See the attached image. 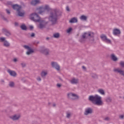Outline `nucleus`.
<instances>
[{"label":"nucleus","instance_id":"nucleus-37","mask_svg":"<svg viewBox=\"0 0 124 124\" xmlns=\"http://www.w3.org/2000/svg\"><path fill=\"white\" fill-rule=\"evenodd\" d=\"M120 65L121 66V67L124 68V61H121L120 62Z\"/></svg>","mask_w":124,"mask_h":124},{"label":"nucleus","instance_id":"nucleus-15","mask_svg":"<svg viewBox=\"0 0 124 124\" xmlns=\"http://www.w3.org/2000/svg\"><path fill=\"white\" fill-rule=\"evenodd\" d=\"M12 8L14 10H16V12H18L19 10H21V9H22V6L16 4L12 5Z\"/></svg>","mask_w":124,"mask_h":124},{"label":"nucleus","instance_id":"nucleus-17","mask_svg":"<svg viewBox=\"0 0 124 124\" xmlns=\"http://www.w3.org/2000/svg\"><path fill=\"white\" fill-rule=\"evenodd\" d=\"M41 1L40 0H32L31 2V5L33 6H36L38 4H40Z\"/></svg>","mask_w":124,"mask_h":124},{"label":"nucleus","instance_id":"nucleus-3","mask_svg":"<svg viewBox=\"0 0 124 124\" xmlns=\"http://www.w3.org/2000/svg\"><path fill=\"white\" fill-rule=\"evenodd\" d=\"M45 10H47V11H50L51 10V8H50L49 5H46L44 7L43 6H41L36 8V11H38V14H40V15H43L45 13Z\"/></svg>","mask_w":124,"mask_h":124},{"label":"nucleus","instance_id":"nucleus-5","mask_svg":"<svg viewBox=\"0 0 124 124\" xmlns=\"http://www.w3.org/2000/svg\"><path fill=\"white\" fill-rule=\"evenodd\" d=\"M30 18L34 22H40V16L36 13L31 14L30 15Z\"/></svg>","mask_w":124,"mask_h":124},{"label":"nucleus","instance_id":"nucleus-7","mask_svg":"<svg viewBox=\"0 0 124 124\" xmlns=\"http://www.w3.org/2000/svg\"><path fill=\"white\" fill-rule=\"evenodd\" d=\"M67 97L70 99H72V100H75V99H78L79 98L78 95L72 93H68L67 94Z\"/></svg>","mask_w":124,"mask_h":124},{"label":"nucleus","instance_id":"nucleus-42","mask_svg":"<svg viewBox=\"0 0 124 124\" xmlns=\"http://www.w3.org/2000/svg\"><path fill=\"white\" fill-rule=\"evenodd\" d=\"M37 80L39 82H40V81H41V78L40 77H37Z\"/></svg>","mask_w":124,"mask_h":124},{"label":"nucleus","instance_id":"nucleus-58","mask_svg":"<svg viewBox=\"0 0 124 124\" xmlns=\"http://www.w3.org/2000/svg\"><path fill=\"white\" fill-rule=\"evenodd\" d=\"M48 104L50 105V104H51V103H49Z\"/></svg>","mask_w":124,"mask_h":124},{"label":"nucleus","instance_id":"nucleus-41","mask_svg":"<svg viewBox=\"0 0 124 124\" xmlns=\"http://www.w3.org/2000/svg\"><path fill=\"white\" fill-rule=\"evenodd\" d=\"M82 68L84 71H87V68L85 66H82Z\"/></svg>","mask_w":124,"mask_h":124},{"label":"nucleus","instance_id":"nucleus-18","mask_svg":"<svg viewBox=\"0 0 124 124\" xmlns=\"http://www.w3.org/2000/svg\"><path fill=\"white\" fill-rule=\"evenodd\" d=\"M7 72L10 74V76H12L13 77H16V76H17V73H16L15 71H12L10 69H8Z\"/></svg>","mask_w":124,"mask_h":124},{"label":"nucleus","instance_id":"nucleus-27","mask_svg":"<svg viewBox=\"0 0 124 124\" xmlns=\"http://www.w3.org/2000/svg\"><path fill=\"white\" fill-rule=\"evenodd\" d=\"M78 22V20L76 17H73L70 19L69 21V22L71 23H77Z\"/></svg>","mask_w":124,"mask_h":124},{"label":"nucleus","instance_id":"nucleus-1","mask_svg":"<svg viewBox=\"0 0 124 124\" xmlns=\"http://www.w3.org/2000/svg\"><path fill=\"white\" fill-rule=\"evenodd\" d=\"M60 16H62V12L57 9H54L49 13L48 21L51 22L52 25H56Z\"/></svg>","mask_w":124,"mask_h":124},{"label":"nucleus","instance_id":"nucleus-10","mask_svg":"<svg viewBox=\"0 0 124 124\" xmlns=\"http://www.w3.org/2000/svg\"><path fill=\"white\" fill-rule=\"evenodd\" d=\"M23 47L25 48V49L28 50V51L26 52V54L28 55V56H30V55H31V54L34 53V51L29 46L24 45L23 46Z\"/></svg>","mask_w":124,"mask_h":124},{"label":"nucleus","instance_id":"nucleus-11","mask_svg":"<svg viewBox=\"0 0 124 124\" xmlns=\"http://www.w3.org/2000/svg\"><path fill=\"white\" fill-rule=\"evenodd\" d=\"M21 115L20 114H16L10 116V119L12 120V121H19Z\"/></svg>","mask_w":124,"mask_h":124},{"label":"nucleus","instance_id":"nucleus-6","mask_svg":"<svg viewBox=\"0 0 124 124\" xmlns=\"http://www.w3.org/2000/svg\"><path fill=\"white\" fill-rule=\"evenodd\" d=\"M40 52L45 55V56H49L50 55V49L44 46L40 47Z\"/></svg>","mask_w":124,"mask_h":124},{"label":"nucleus","instance_id":"nucleus-14","mask_svg":"<svg viewBox=\"0 0 124 124\" xmlns=\"http://www.w3.org/2000/svg\"><path fill=\"white\" fill-rule=\"evenodd\" d=\"M70 82L72 85H78L79 83V78H73L70 80Z\"/></svg>","mask_w":124,"mask_h":124},{"label":"nucleus","instance_id":"nucleus-45","mask_svg":"<svg viewBox=\"0 0 124 124\" xmlns=\"http://www.w3.org/2000/svg\"><path fill=\"white\" fill-rule=\"evenodd\" d=\"M119 118L120 119H121L122 120H123V119H124V115H121L119 116Z\"/></svg>","mask_w":124,"mask_h":124},{"label":"nucleus","instance_id":"nucleus-35","mask_svg":"<svg viewBox=\"0 0 124 124\" xmlns=\"http://www.w3.org/2000/svg\"><path fill=\"white\" fill-rule=\"evenodd\" d=\"M104 120L106 121V122H110V121H111V119L109 117H106L104 119Z\"/></svg>","mask_w":124,"mask_h":124},{"label":"nucleus","instance_id":"nucleus-26","mask_svg":"<svg viewBox=\"0 0 124 124\" xmlns=\"http://www.w3.org/2000/svg\"><path fill=\"white\" fill-rule=\"evenodd\" d=\"M3 46L4 47H6L7 48H8L10 46V43L7 41V40H5V42L3 43Z\"/></svg>","mask_w":124,"mask_h":124},{"label":"nucleus","instance_id":"nucleus-9","mask_svg":"<svg viewBox=\"0 0 124 124\" xmlns=\"http://www.w3.org/2000/svg\"><path fill=\"white\" fill-rule=\"evenodd\" d=\"M100 38L102 39V41H104V42H106V43H108L109 44H111L112 43V42L111 41V40L107 38V36L105 34H102L100 36Z\"/></svg>","mask_w":124,"mask_h":124},{"label":"nucleus","instance_id":"nucleus-13","mask_svg":"<svg viewBox=\"0 0 124 124\" xmlns=\"http://www.w3.org/2000/svg\"><path fill=\"white\" fill-rule=\"evenodd\" d=\"M93 110L92 108H88L85 109V110L84 112V115H85V116H88V115L93 114Z\"/></svg>","mask_w":124,"mask_h":124},{"label":"nucleus","instance_id":"nucleus-57","mask_svg":"<svg viewBox=\"0 0 124 124\" xmlns=\"http://www.w3.org/2000/svg\"><path fill=\"white\" fill-rule=\"evenodd\" d=\"M3 0H0V1H2Z\"/></svg>","mask_w":124,"mask_h":124},{"label":"nucleus","instance_id":"nucleus-20","mask_svg":"<svg viewBox=\"0 0 124 124\" xmlns=\"http://www.w3.org/2000/svg\"><path fill=\"white\" fill-rule=\"evenodd\" d=\"M86 39H87V38L84 33L81 36L80 39H79V42H81V43H84V42H86Z\"/></svg>","mask_w":124,"mask_h":124},{"label":"nucleus","instance_id":"nucleus-4","mask_svg":"<svg viewBox=\"0 0 124 124\" xmlns=\"http://www.w3.org/2000/svg\"><path fill=\"white\" fill-rule=\"evenodd\" d=\"M86 39L92 43H95L94 42V33L92 31H89L84 33Z\"/></svg>","mask_w":124,"mask_h":124},{"label":"nucleus","instance_id":"nucleus-29","mask_svg":"<svg viewBox=\"0 0 124 124\" xmlns=\"http://www.w3.org/2000/svg\"><path fill=\"white\" fill-rule=\"evenodd\" d=\"M106 101L108 103H110L112 102V98L111 97H109V96L107 97L106 98Z\"/></svg>","mask_w":124,"mask_h":124},{"label":"nucleus","instance_id":"nucleus-46","mask_svg":"<svg viewBox=\"0 0 124 124\" xmlns=\"http://www.w3.org/2000/svg\"><path fill=\"white\" fill-rule=\"evenodd\" d=\"M31 37H34L35 36V34H34V33H31Z\"/></svg>","mask_w":124,"mask_h":124},{"label":"nucleus","instance_id":"nucleus-55","mask_svg":"<svg viewBox=\"0 0 124 124\" xmlns=\"http://www.w3.org/2000/svg\"><path fill=\"white\" fill-rule=\"evenodd\" d=\"M59 80H60L61 81H62V78L61 77L59 78Z\"/></svg>","mask_w":124,"mask_h":124},{"label":"nucleus","instance_id":"nucleus-21","mask_svg":"<svg viewBox=\"0 0 124 124\" xmlns=\"http://www.w3.org/2000/svg\"><path fill=\"white\" fill-rule=\"evenodd\" d=\"M113 34L114 35H119L121 34V31L120 29H114L113 31Z\"/></svg>","mask_w":124,"mask_h":124},{"label":"nucleus","instance_id":"nucleus-31","mask_svg":"<svg viewBox=\"0 0 124 124\" xmlns=\"http://www.w3.org/2000/svg\"><path fill=\"white\" fill-rule=\"evenodd\" d=\"M98 92L100 93V94H102V95H105V92L103 89H99Z\"/></svg>","mask_w":124,"mask_h":124},{"label":"nucleus","instance_id":"nucleus-34","mask_svg":"<svg viewBox=\"0 0 124 124\" xmlns=\"http://www.w3.org/2000/svg\"><path fill=\"white\" fill-rule=\"evenodd\" d=\"M53 37L54 38H60V33H56L53 34Z\"/></svg>","mask_w":124,"mask_h":124},{"label":"nucleus","instance_id":"nucleus-16","mask_svg":"<svg viewBox=\"0 0 124 124\" xmlns=\"http://www.w3.org/2000/svg\"><path fill=\"white\" fill-rule=\"evenodd\" d=\"M48 24V22H46L44 20H41L40 22L39 28V29H43L45 28V26Z\"/></svg>","mask_w":124,"mask_h":124},{"label":"nucleus","instance_id":"nucleus-40","mask_svg":"<svg viewBox=\"0 0 124 124\" xmlns=\"http://www.w3.org/2000/svg\"><path fill=\"white\" fill-rule=\"evenodd\" d=\"M21 65L22 66V67H26V63L22 62L21 63Z\"/></svg>","mask_w":124,"mask_h":124},{"label":"nucleus","instance_id":"nucleus-59","mask_svg":"<svg viewBox=\"0 0 124 124\" xmlns=\"http://www.w3.org/2000/svg\"><path fill=\"white\" fill-rule=\"evenodd\" d=\"M123 99H124V97H123Z\"/></svg>","mask_w":124,"mask_h":124},{"label":"nucleus","instance_id":"nucleus-39","mask_svg":"<svg viewBox=\"0 0 124 124\" xmlns=\"http://www.w3.org/2000/svg\"><path fill=\"white\" fill-rule=\"evenodd\" d=\"M6 13L8 15H10V14H11V12H10V10H8V9H6Z\"/></svg>","mask_w":124,"mask_h":124},{"label":"nucleus","instance_id":"nucleus-47","mask_svg":"<svg viewBox=\"0 0 124 124\" xmlns=\"http://www.w3.org/2000/svg\"><path fill=\"white\" fill-rule=\"evenodd\" d=\"M57 87L58 88H61V87H62V84H59V83H58V84H57Z\"/></svg>","mask_w":124,"mask_h":124},{"label":"nucleus","instance_id":"nucleus-56","mask_svg":"<svg viewBox=\"0 0 124 124\" xmlns=\"http://www.w3.org/2000/svg\"><path fill=\"white\" fill-rule=\"evenodd\" d=\"M49 38L48 37H47L46 38V40H49Z\"/></svg>","mask_w":124,"mask_h":124},{"label":"nucleus","instance_id":"nucleus-50","mask_svg":"<svg viewBox=\"0 0 124 124\" xmlns=\"http://www.w3.org/2000/svg\"><path fill=\"white\" fill-rule=\"evenodd\" d=\"M30 29L31 31H32V30H33V26H30Z\"/></svg>","mask_w":124,"mask_h":124},{"label":"nucleus","instance_id":"nucleus-24","mask_svg":"<svg viewBox=\"0 0 124 124\" xmlns=\"http://www.w3.org/2000/svg\"><path fill=\"white\" fill-rule=\"evenodd\" d=\"M0 17L4 21H6V22H8V20L6 17H4V14L2 12H0Z\"/></svg>","mask_w":124,"mask_h":124},{"label":"nucleus","instance_id":"nucleus-43","mask_svg":"<svg viewBox=\"0 0 124 124\" xmlns=\"http://www.w3.org/2000/svg\"><path fill=\"white\" fill-rule=\"evenodd\" d=\"M13 62H18V59H17V58H14Z\"/></svg>","mask_w":124,"mask_h":124},{"label":"nucleus","instance_id":"nucleus-38","mask_svg":"<svg viewBox=\"0 0 124 124\" xmlns=\"http://www.w3.org/2000/svg\"><path fill=\"white\" fill-rule=\"evenodd\" d=\"M72 31V29L71 28H69L67 31L66 32L67 33H70L71 31Z\"/></svg>","mask_w":124,"mask_h":124},{"label":"nucleus","instance_id":"nucleus-22","mask_svg":"<svg viewBox=\"0 0 124 124\" xmlns=\"http://www.w3.org/2000/svg\"><path fill=\"white\" fill-rule=\"evenodd\" d=\"M47 75H48V72H47V71H43L41 73L42 78H46Z\"/></svg>","mask_w":124,"mask_h":124},{"label":"nucleus","instance_id":"nucleus-48","mask_svg":"<svg viewBox=\"0 0 124 124\" xmlns=\"http://www.w3.org/2000/svg\"><path fill=\"white\" fill-rule=\"evenodd\" d=\"M15 27H18V26H19L18 22H15Z\"/></svg>","mask_w":124,"mask_h":124},{"label":"nucleus","instance_id":"nucleus-54","mask_svg":"<svg viewBox=\"0 0 124 124\" xmlns=\"http://www.w3.org/2000/svg\"><path fill=\"white\" fill-rule=\"evenodd\" d=\"M32 124H37V122H33V123H32Z\"/></svg>","mask_w":124,"mask_h":124},{"label":"nucleus","instance_id":"nucleus-30","mask_svg":"<svg viewBox=\"0 0 124 124\" xmlns=\"http://www.w3.org/2000/svg\"><path fill=\"white\" fill-rule=\"evenodd\" d=\"M17 15L19 17H23L25 14L24 13L21 12V10L17 11Z\"/></svg>","mask_w":124,"mask_h":124},{"label":"nucleus","instance_id":"nucleus-53","mask_svg":"<svg viewBox=\"0 0 124 124\" xmlns=\"http://www.w3.org/2000/svg\"><path fill=\"white\" fill-rule=\"evenodd\" d=\"M35 44H36V45L39 44V41H36V42H35Z\"/></svg>","mask_w":124,"mask_h":124},{"label":"nucleus","instance_id":"nucleus-49","mask_svg":"<svg viewBox=\"0 0 124 124\" xmlns=\"http://www.w3.org/2000/svg\"><path fill=\"white\" fill-rule=\"evenodd\" d=\"M66 9L67 11H70V9H69V6H67Z\"/></svg>","mask_w":124,"mask_h":124},{"label":"nucleus","instance_id":"nucleus-52","mask_svg":"<svg viewBox=\"0 0 124 124\" xmlns=\"http://www.w3.org/2000/svg\"><path fill=\"white\" fill-rule=\"evenodd\" d=\"M52 106H53V107H56V104L55 103H53V105H52Z\"/></svg>","mask_w":124,"mask_h":124},{"label":"nucleus","instance_id":"nucleus-23","mask_svg":"<svg viewBox=\"0 0 124 124\" xmlns=\"http://www.w3.org/2000/svg\"><path fill=\"white\" fill-rule=\"evenodd\" d=\"M72 112L71 111H66V118L67 119H70L72 117Z\"/></svg>","mask_w":124,"mask_h":124},{"label":"nucleus","instance_id":"nucleus-36","mask_svg":"<svg viewBox=\"0 0 124 124\" xmlns=\"http://www.w3.org/2000/svg\"><path fill=\"white\" fill-rule=\"evenodd\" d=\"M6 40L5 39V37H0V42H5Z\"/></svg>","mask_w":124,"mask_h":124},{"label":"nucleus","instance_id":"nucleus-8","mask_svg":"<svg viewBox=\"0 0 124 124\" xmlns=\"http://www.w3.org/2000/svg\"><path fill=\"white\" fill-rule=\"evenodd\" d=\"M50 65L51 67H52L53 68H55L56 70H57V71H60V70H61V66H60V65H59V64L57 62H51Z\"/></svg>","mask_w":124,"mask_h":124},{"label":"nucleus","instance_id":"nucleus-12","mask_svg":"<svg viewBox=\"0 0 124 124\" xmlns=\"http://www.w3.org/2000/svg\"><path fill=\"white\" fill-rule=\"evenodd\" d=\"M2 32L4 35L7 36V37H9L11 35V32L8 30L6 29H2Z\"/></svg>","mask_w":124,"mask_h":124},{"label":"nucleus","instance_id":"nucleus-28","mask_svg":"<svg viewBox=\"0 0 124 124\" xmlns=\"http://www.w3.org/2000/svg\"><path fill=\"white\" fill-rule=\"evenodd\" d=\"M80 19L81 20V21H87L88 17L87 16L82 15L80 17Z\"/></svg>","mask_w":124,"mask_h":124},{"label":"nucleus","instance_id":"nucleus-51","mask_svg":"<svg viewBox=\"0 0 124 124\" xmlns=\"http://www.w3.org/2000/svg\"><path fill=\"white\" fill-rule=\"evenodd\" d=\"M0 83H1V84H4V80L1 79L0 80Z\"/></svg>","mask_w":124,"mask_h":124},{"label":"nucleus","instance_id":"nucleus-32","mask_svg":"<svg viewBox=\"0 0 124 124\" xmlns=\"http://www.w3.org/2000/svg\"><path fill=\"white\" fill-rule=\"evenodd\" d=\"M9 86L10 88H14L15 87V83L13 81H10L9 83Z\"/></svg>","mask_w":124,"mask_h":124},{"label":"nucleus","instance_id":"nucleus-25","mask_svg":"<svg viewBox=\"0 0 124 124\" xmlns=\"http://www.w3.org/2000/svg\"><path fill=\"white\" fill-rule=\"evenodd\" d=\"M110 58L113 61V62H117L118 61V58L116 57V55L114 54H112L110 55Z\"/></svg>","mask_w":124,"mask_h":124},{"label":"nucleus","instance_id":"nucleus-44","mask_svg":"<svg viewBox=\"0 0 124 124\" xmlns=\"http://www.w3.org/2000/svg\"><path fill=\"white\" fill-rule=\"evenodd\" d=\"M7 4H8L9 5H12V2L9 1L7 2Z\"/></svg>","mask_w":124,"mask_h":124},{"label":"nucleus","instance_id":"nucleus-19","mask_svg":"<svg viewBox=\"0 0 124 124\" xmlns=\"http://www.w3.org/2000/svg\"><path fill=\"white\" fill-rule=\"evenodd\" d=\"M90 75L92 79H98V75L95 73H91Z\"/></svg>","mask_w":124,"mask_h":124},{"label":"nucleus","instance_id":"nucleus-33","mask_svg":"<svg viewBox=\"0 0 124 124\" xmlns=\"http://www.w3.org/2000/svg\"><path fill=\"white\" fill-rule=\"evenodd\" d=\"M20 28L22 31H27V26H26V25L23 24L20 26Z\"/></svg>","mask_w":124,"mask_h":124},{"label":"nucleus","instance_id":"nucleus-2","mask_svg":"<svg viewBox=\"0 0 124 124\" xmlns=\"http://www.w3.org/2000/svg\"><path fill=\"white\" fill-rule=\"evenodd\" d=\"M88 99L95 105H97L98 106H101V105H103V102L102 100V98L101 96L97 94H96L94 96H89Z\"/></svg>","mask_w":124,"mask_h":124}]
</instances>
